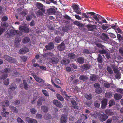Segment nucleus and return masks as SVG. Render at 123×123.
Returning <instances> with one entry per match:
<instances>
[{
  "label": "nucleus",
  "instance_id": "1",
  "mask_svg": "<svg viewBox=\"0 0 123 123\" xmlns=\"http://www.w3.org/2000/svg\"><path fill=\"white\" fill-rule=\"evenodd\" d=\"M70 102L72 105V107L75 109L78 110L79 108L77 106L78 103L76 102L73 98H71L70 99Z\"/></svg>",
  "mask_w": 123,
  "mask_h": 123
},
{
  "label": "nucleus",
  "instance_id": "2",
  "mask_svg": "<svg viewBox=\"0 0 123 123\" xmlns=\"http://www.w3.org/2000/svg\"><path fill=\"white\" fill-rule=\"evenodd\" d=\"M19 29L21 31L26 33H27L29 31V29L27 27L21 25L19 26Z\"/></svg>",
  "mask_w": 123,
  "mask_h": 123
},
{
  "label": "nucleus",
  "instance_id": "3",
  "mask_svg": "<svg viewBox=\"0 0 123 123\" xmlns=\"http://www.w3.org/2000/svg\"><path fill=\"white\" fill-rule=\"evenodd\" d=\"M108 118L107 115L106 114L103 113L99 116L98 118L99 120L102 122L105 121Z\"/></svg>",
  "mask_w": 123,
  "mask_h": 123
},
{
  "label": "nucleus",
  "instance_id": "4",
  "mask_svg": "<svg viewBox=\"0 0 123 123\" xmlns=\"http://www.w3.org/2000/svg\"><path fill=\"white\" fill-rule=\"evenodd\" d=\"M10 87L8 89V91L9 93L12 92L14 90H15L17 87V86L15 83H12L10 86Z\"/></svg>",
  "mask_w": 123,
  "mask_h": 123
},
{
  "label": "nucleus",
  "instance_id": "5",
  "mask_svg": "<svg viewBox=\"0 0 123 123\" xmlns=\"http://www.w3.org/2000/svg\"><path fill=\"white\" fill-rule=\"evenodd\" d=\"M47 12L49 15L55 14L56 11L55 9L53 8H50L47 10Z\"/></svg>",
  "mask_w": 123,
  "mask_h": 123
},
{
  "label": "nucleus",
  "instance_id": "6",
  "mask_svg": "<svg viewBox=\"0 0 123 123\" xmlns=\"http://www.w3.org/2000/svg\"><path fill=\"white\" fill-rule=\"evenodd\" d=\"M86 27L89 31H93L96 27V25L91 24H88Z\"/></svg>",
  "mask_w": 123,
  "mask_h": 123
},
{
  "label": "nucleus",
  "instance_id": "7",
  "mask_svg": "<svg viewBox=\"0 0 123 123\" xmlns=\"http://www.w3.org/2000/svg\"><path fill=\"white\" fill-rule=\"evenodd\" d=\"M107 100L106 98L103 99L101 101V108L102 109H104L106 108L107 104Z\"/></svg>",
  "mask_w": 123,
  "mask_h": 123
},
{
  "label": "nucleus",
  "instance_id": "8",
  "mask_svg": "<svg viewBox=\"0 0 123 123\" xmlns=\"http://www.w3.org/2000/svg\"><path fill=\"white\" fill-rule=\"evenodd\" d=\"M53 103L57 107L61 108L63 107V105L62 103L57 100H54Z\"/></svg>",
  "mask_w": 123,
  "mask_h": 123
},
{
  "label": "nucleus",
  "instance_id": "9",
  "mask_svg": "<svg viewBox=\"0 0 123 123\" xmlns=\"http://www.w3.org/2000/svg\"><path fill=\"white\" fill-rule=\"evenodd\" d=\"M37 8L42 11L44 13L45 12V10L43 7V5L41 3H37Z\"/></svg>",
  "mask_w": 123,
  "mask_h": 123
},
{
  "label": "nucleus",
  "instance_id": "10",
  "mask_svg": "<svg viewBox=\"0 0 123 123\" xmlns=\"http://www.w3.org/2000/svg\"><path fill=\"white\" fill-rule=\"evenodd\" d=\"M29 49L27 48L24 47L20 49L19 51V53L22 54H24L27 52H29Z\"/></svg>",
  "mask_w": 123,
  "mask_h": 123
},
{
  "label": "nucleus",
  "instance_id": "11",
  "mask_svg": "<svg viewBox=\"0 0 123 123\" xmlns=\"http://www.w3.org/2000/svg\"><path fill=\"white\" fill-rule=\"evenodd\" d=\"M67 116L65 115H62L60 119L61 123H66L67 122Z\"/></svg>",
  "mask_w": 123,
  "mask_h": 123
},
{
  "label": "nucleus",
  "instance_id": "12",
  "mask_svg": "<svg viewBox=\"0 0 123 123\" xmlns=\"http://www.w3.org/2000/svg\"><path fill=\"white\" fill-rule=\"evenodd\" d=\"M33 76L37 82L42 84L44 82V81L43 80L38 77L36 75H34Z\"/></svg>",
  "mask_w": 123,
  "mask_h": 123
},
{
  "label": "nucleus",
  "instance_id": "13",
  "mask_svg": "<svg viewBox=\"0 0 123 123\" xmlns=\"http://www.w3.org/2000/svg\"><path fill=\"white\" fill-rule=\"evenodd\" d=\"M54 47V45L52 42H51L45 46V48L48 50H50L53 49Z\"/></svg>",
  "mask_w": 123,
  "mask_h": 123
},
{
  "label": "nucleus",
  "instance_id": "14",
  "mask_svg": "<svg viewBox=\"0 0 123 123\" xmlns=\"http://www.w3.org/2000/svg\"><path fill=\"white\" fill-rule=\"evenodd\" d=\"M59 59L55 57H53L50 59V62L53 65L55 64L58 62Z\"/></svg>",
  "mask_w": 123,
  "mask_h": 123
},
{
  "label": "nucleus",
  "instance_id": "15",
  "mask_svg": "<svg viewBox=\"0 0 123 123\" xmlns=\"http://www.w3.org/2000/svg\"><path fill=\"white\" fill-rule=\"evenodd\" d=\"M65 47L64 43L62 42L58 46L57 48L59 51H62L65 49Z\"/></svg>",
  "mask_w": 123,
  "mask_h": 123
},
{
  "label": "nucleus",
  "instance_id": "16",
  "mask_svg": "<svg viewBox=\"0 0 123 123\" xmlns=\"http://www.w3.org/2000/svg\"><path fill=\"white\" fill-rule=\"evenodd\" d=\"M25 120L29 123H37V122L36 120L31 119L28 117L25 118Z\"/></svg>",
  "mask_w": 123,
  "mask_h": 123
},
{
  "label": "nucleus",
  "instance_id": "17",
  "mask_svg": "<svg viewBox=\"0 0 123 123\" xmlns=\"http://www.w3.org/2000/svg\"><path fill=\"white\" fill-rule=\"evenodd\" d=\"M89 14L92 15H93V18L96 20L98 22H99V18H98V17L96 15H95V13L94 12H87V15L88 16L89 15Z\"/></svg>",
  "mask_w": 123,
  "mask_h": 123
},
{
  "label": "nucleus",
  "instance_id": "18",
  "mask_svg": "<svg viewBox=\"0 0 123 123\" xmlns=\"http://www.w3.org/2000/svg\"><path fill=\"white\" fill-rule=\"evenodd\" d=\"M91 67V65L90 64L86 63L84 64L82 67L85 70H87L90 68Z\"/></svg>",
  "mask_w": 123,
  "mask_h": 123
},
{
  "label": "nucleus",
  "instance_id": "19",
  "mask_svg": "<svg viewBox=\"0 0 123 123\" xmlns=\"http://www.w3.org/2000/svg\"><path fill=\"white\" fill-rule=\"evenodd\" d=\"M79 78L80 80H82L84 82L87 80L89 79V77L88 76H86L84 75H81L80 76Z\"/></svg>",
  "mask_w": 123,
  "mask_h": 123
},
{
  "label": "nucleus",
  "instance_id": "20",
  "mask_svg": "<svg viewBox=\"0 0 123 123\" xmlns=\"http://www.w3.org/2000/svg\"><path fill=\"white\" fill-rule=\"evenodd\" d=\"M114 96V99L117 100L120 99L122 97V96L121 94L117 93H115Z\"/></svg>",
  "mask_w": 123,
  "mask_h": 123
},
{
  "label": "nucleus",
  "instance_id": "21",
  "mask_svg": "<svg viewBox=\"0 0 123 123\" xmlns=\"http://www.w3.org/2000/svg\"><path fill=\"white\" fill-rule=\"evenodd\" d=\"M17 30L11 29L10 31L9 35L13 37L15 35H16Z\"/></svg>",
  "mask_w": 123,
  "mask_h": 123
},
{
  "label": "nucleus",
  "instance_id": "22",
  "mask_svg": "<svg viewBox=\"0 0 123 123\" xmlns=\"http://www.w3.org/2000/svg\"><path fill=\"white\" fill-rule=\"evenodd\" d=\"M69 62L70 61L68 59L65 58L61 61V63L63 65H66L69 63Z\"/></svg>",
  "mask_w": 123,
  "mask_h": 123
},
{
  "label": "nucleus",
  "instance_id": "23",
  "mask_svg": "<svg viewBox=\"0 0 123 123\" xmlns=\"http://www.w3.org/2000/svg\"><path fill=\"white\" fill-rule=\"evenodd\" d=\"M77 60L79 64H83L84 62V59L83 57H80L77 58Z\"/></svg>",
  "mask_w": 123,
  "mask_h": 123
},
{
  "label": "nucleus",
  "instance_id": "24",
  "mask_svg": "<svg viewBox=\"0 0 123 123\" xmlns=\"http://www.w3.org/2000/svg\"><path fill=\"white\" fill-rule=\"evenodd\" d=\"M105 113L108 116H112L113 115V113L109 109H107L105 111Z\"/></svg>",
  "mask_w": 123,
  "mask_h": 123
},
{
  "label": "nucleus",
  "instance_id": "25",
  "mask_svg": "<svg viewBox=\"0 0 123 123\" xmlns=\"http://www.w3.org/2000/svg\"><path fill=\"white\" fill-rule=\"evenodd\" d=\"M45 99L44 98L41 97L39 98L38 101L37 102V105L39 106H40L42 104V102L43 101H44Z\"/></svg>",
  "mask_w": 123,
  "mask_h": 123
},
{
  "label": "nucleus",
  "instance_id": "26",
  "mask_svg": "<svg viewBox=\"0 0 123 123\" xmlns=\"http://www.w3.org/2000/svg\"><path fill=\"white\" fill-rule=\"evenodd\" d=\"M1 26L5 29H7L8 26V24L6 22H2L1 23Z\"/></svg>",
  "mask_w": 123,
  "mask_h": 123
},
{
  "label": "nucleus",
  "instance_id": "27",
  "mask_svg": "<svg viewBox=\"0 0 123 123\" xmlns=\"http://www.w3.org/2000/svg\"><path fill=\"white\" fill-rule=\"evenodd\" d=\"M9 58V60L8 61V62H9L13 63L14 64L16 63L17 60L15 59L14 58L11 57L10 56Z\"/></svg>",
  "mask_w": 123,
  "mask_h": 123
},
{
  "label": "nucleus",
  "instance_id": "28",
  "mask_svg": "<svg viewBox=\"0 0 123 123\" xmlns=\"http://www.w3.org/2000/svg\"><path fill=\"white\" fill-rule=\"evenodd\" d=\"M41 108L43 111L44 112H47L48 110V107L45 105L42 106Z\"/></svg>",
  "mask_w": 123,
  "mask_h": 123
},
{
  "label": "nucleus",
  "instance_id": "29",
  "mask_svg": "<svg viewBox=\"0 0 123 123\" xmlns=\"http://www.w3.org/2000/svg\"><path fill=\"white\" fill-rule=\"evenodd\" d=\"M69 58L71 59H73L74 58L76 57L75 55L73 53H70L68 54Z\"/></svg>",
  "mask_w": 123,
  "mask_h": 123
},
{
  "label": "nucleus",
  "instance_id": "30",
  "mask_svg": "<svg viewBox=\"0 0 123 123\" xmlns=\"http://www.w3.org/2000/svg\"><path fill=\"white\" fill-rule=\"evenodd\" d=\"M30 41V38L27 37H26L23 39L22 41L23 43H28Z\"/></svg>",
  "mask_w": 123,
  "mask_h": 123
},
{
  "label": "nucleus",
  "instance_id": "31",
  "mask_svg": "<svg viewBox=\"0 0 123 123\" xmlns=\"http://www.w3.org/2000/svg\"><path fill=\"white\" fill-rule=\"evenodd\" d=\"M57 98L61 101H64V98L60 94H57L56 95Z\"/></svg>",
  "mask_w": 123,
  "mask_h": 123
},
{
  "label": "nucleus",
  "instance_id": "32",
  "mask_svg": "<svg viewBox=\"0 0 123 123\" xmlns=\"http://www.w3.org/2000/svg\"><path fill=\"white\" fill-rule=\"evenodd\" d=\"M112 95V93L111 92H108L105 93V96L107 98H111Z\"/></svg>",
  "mask_w": 123,
  "mask_h": 123
},
{
  "label": "nucleus",
  "instance_id": "33",
  "mask_svg": "<svg viewBox=\"0 0 123 123\" xmlns=\"http://www.w3.org/2000/svg\"><path fill=\"white\" fill-rule=\"evenodd\" d=\"M90 80L92 81H95L97 79V76L95 74H93L90 76Z\"/></svg>",
  "mask_w": 123,
  "mask_h": 123
},
{
  "label": "nucleus",
  "instance_id": "34",
  "mask_svg": "<svg viewBox=\"0 0 123 123\" xmlns=\"http://www.w3.org/2000/svg\"><path fill=\"white\" fill-rule=\"evenodd\" d=\"M98 61L100 63H102L103 62V58L102 56L100 54H98L97 59Z\"/></svg>",
  "mask_w": 123,
  "mask_h": 123
},
{
  "label": "nucleus",
  "instance_id": "35",
  "mask_svg": "<svg viewBox=\"0 0 123 123\" xmlns=\"http://www.w3.org/2000/svg\"><path fill=\"white\" fill-rule=\"evenodd\" d=\"M108 104L109 106V107H111L113 105H114L115 104V102L114 100L112 99L109 102Z\"/></svg>",
  "mask_w": 123,
  "mask_h": 123
},
{
  "label": "nucleus",
  "instance_id": "36",
  "mask_svg": "<svg viewBox=\"0 0 123 123\" xmlns=\"http://www.w3.org/2000/svg\"><path fill=\"white\" fill-rule=\"evenodd\" d=\"M44 116V118L46 120L50 119L52 117L48 113L45 114Z\"/></svg>",
  "mask_w": 123,
  "mask_h": 123
},
{
  "label": "nucleus",
  "instance_id": "37",
  "mask_svg": "<svg viewBox=\"0 0 123 123\" xmlns=\"http://www.w3.org/2000/svg\"><path fill=\"white\" fill-rule=\"evenodd\" d=\"M72 7L73 9L75 10H78L79 9V7L76 4H74L72 5Z\"/></svg>",
  "mask_w": 123,
  "mask_h": 123
},
{
  "label": "nucleus",
  "instance_id": "38",
  "mask_svg": "<svg viewBox=\"0 0 123 123\" xmlns=\"http://www.w3.org/2000/svg\"><path fill=\"white\" fill-rule=\"evenodd\" d=\"M10 108L11 110L14 113H17L18 112V110L16 107L13 106H11L10 107Z\"/></svg>",
  "mask_w": 123,
  "mask_h": 123
},
{
  "label": "nucleus",
  "instance_id": "39",
  "mask_svg": "<svg viewBox=\"0 0 123 123\" xmlns=\"http://www.w3.org/2000/svg\"><path fill=\"white\" fill-rule=\"evenodd\" d=\"M11 71V69L9 68H4L2 71L3 72L9 73Z\"/></svg>",
  "mask_w": 123,
  "mask_h": 123
},
{
  "label": "nucleus",
  "instance_id": "40",
  "mask_svg": "<svg viewBox=\"0 0 123 123\" xmlns=\"http://www.w3.org/2000/svg\"><path fill=\"white\" fill-rule=\"evenodd\" d=\"M85 97L88 100H90L92 98V95L90 94H86L85 95Z\"/></svg>",
  "mask_w": 123,
  "mask_h": 123
},
{
  "label": "nucleus",
  "instance_id": "41",
  "mask_svg": "<svg viewBox=\"0 0 123 123\" xmlns=\"http://www.w3.org/2000/svg\"><path fill=\"white\" fill-rule=\"evenodd\" d=\"M8 74H3L0 77V79H2L3 80L5 79L7 77Z\"/></svg>",
  "mask_w": 123,
  "mask_h": 123
},
{
  "label": "nucleus",
  "instance_id": "42",
  "mask_svg": "<svg viewBox=\"0 0 123 123\" xmlns=\"http://www.w3.org/2000/svg\"><path fill=\"white\" fill-rule=\"evenodd\" d=\"M23 83L24 88L25 90H27L28 88V84L27 83L26 81L25 80H23Z\"/></svg>",
  "mask_w": 123,
  "mask_h": 123
},
{
  "label": "nucleus",
  "instance_id": "43",
  "mask_svg": "<svg viewBox=\"0 0 123 123\" xmlns=\"http://www.w3.org/2000/svg\"><path fill=\"white\" fill-rule=\"evenodd\" d=\"M84 104L87 106H89L90 105L92 104L91 101H89L88 100H87L84 102Z\"/></svg>",
  "mask_w": 123,
  "mask_h": 123
},
{
  "label": "nucleus",
  "instance_id": "44",
  "mask_svg": "<svg viewBox=\"0 0 123 123\" xmlns=\"http://www.w3.org/2000/svg\"><path fill=\"white\" fill-rule=\"evenodd\" d=\"M91 51L87 49H84L83 51V53L85 54H91Z\"/></svg>",
  "mask_w": 123,
  "mask_h": 123
},
{
  "label": "nucleus",
  "instance_id": "45",
  "mask_svg": "<svg viewBox=\"0 0 123 123\" xmlns=\"http://www.w3.org/2000/svg\"><path fill=\"white\" fill-rule=\"evenodd\" d=\"M107 70L109 74H112L113 72L112 68L108 66L107 67Z\"/></svg>",
  "mask_w": 123,
  "mask_h": 123
},
{
  "label": "nucleus",
  "instance_id": "46",
  "mask_svg": "<svg viewBox=\"0 0 123 123\" xmlns=\"http://www.w3.org/2000/svg\"><path fill=\"white\" fill-rule=\"evenodd\" d=\"M103 91L102 89L100 88L99 89H96L95 90V92L97 94H100Z\"/></svg>",
  "mask_w": 123,
  "mask_h": 123
},
{
  "label": "nucleus",
  "instance_id": "47",
  "mask_svg": "<svg viewBox=\"0 0 123 123\" xmlns=\"http://www.w3.org/2000/svg\"><path fill=\"white\" fill-rule=\"evenodd\" d=\"M46 3L48 4H50L51 2H52L54 4H56L57 3L56 1L54 0H46Z\"/></svg>",
  "mask_w": 123,
  "mask_h": 123
},
{
  "label": "nucleus",
  "instance_id": "48",
  "mask_svg": "<svg viewBox=\"0 0 123 123\" xmlns=\"http://www.w3.org/2000/svg\"><path fill=\"white\" fill-rule=\"evenodd\" d=\"M95 106L97 108H99L100 106V104L99 102L97 101H95L94 103Z\"/></svg>",
  "mask_w": 123,
  "mask_h": 123
},
{
  "label": "nucleus",
  "instance_id": "49",
  "mask_svg": "<svg viewBox=\"0 0 123 123\" xmlns=\"http://www.w3.org/2000/svg\"><path fill=\"white\" fill-rule=\"evenodd\" d=\"M116 91L117 92L120 93L121 94H123V89L120 88H117Z\"/></svg>",
  "mask_w": 123,
  "mask_h": 123
},
{
  "label": "nucleus",
  "instance_id": "50",
  "mask_svg": "<svg viewBox=\"0 0 123 123\" xmlns=\"http://www.w3.org/2000/svg\"><path fill=\"white\" fill-rule=\"evenodd\" d=\"M43 14L42 12L40 10H38L37 12L36 15L37 17H39V16H42Z\"/></svg>",
  "mask_w": 123,
  "mask_h": 123
},
{
  "label": "nucleus",
  "instance_id": "51",
  "mask_svg": "<svg viewBox=\"0 0 123 123\" xmlns=\"http://www.w3.org/2000/svg\"><path fill=\"white\" fill-rule=\"evenodd\" d=\"M61 37H56L55 39V41L57 43H59L61 41Z\"/></svg>",
  "mask_w": 123,
  "mask_h": 123
},
{
  "label": "nucleus",
  "instance_id": "52",
  "mask_svg": "<svg viewBox=\"0 0 123 123\" xmlns=\"http://www.w3.org/2000/svg\"><path fill=\"white\" fill-rule=\"evenodd\" d=\"M104 86L107 88H109L111 86V84L107 82L104 83Z\"/></svg>",
  "mask_w": 123,
  "mask_h": 123
},
{
  "label": "nucleus",
  "instance_id": "53",
  "mask_svg": "<svg viewBox=\"0 0 123 123\" xmlns=\"http://www.w3.org/2000/svg\"><path fill=\"white\" fill-rule=\"evenodd\" d=\"M115 31L117 33H118L121 34H122L123 33V32L119 28H117L116 30Z\"/></svg>",
  "mask_w": 123,
  "mask_h": 123
},
{
  "label": "nucleus",
  "instance_id": "54",
  "mask_svg": "<svg viewBox=\"0 0 123 123\" xmlns=\"http://www.w3.org/2000/svg\"><path fill=\"white\" fill-rule=\"evenodd\" d=\"M31 112L33 114H35L36 113L37 111L34 108H32L30 110Z\"/></svg>",
  "mask_w": 123,
  "mask_h": 123
},
{
  "label": "nucleus",
  "instance_id": "55",
  "mask_svg": "<svg viewBox=\"0 0 123 123\" xmlns=\"http://www.w3.org/2000/svg\"><path fill=\"white\" fill-rule=\"evenodd\" d=\"M109 26L106 25H103L101 26V28L104 30H106V29L108 28Z\"/></svg>",
  "mask_w": 123,
  "mask_h": 123
},
{
  "label": "nucleus",
  "instance_id": "56",
  "mask_svg": "<svg viewBox=\"0 0 123 123\" xmlns=\"http://www.w3.org/2000/svg\"><path fill=\"white\" fill-rule=\"evenodd\" d=\"M100 85L98 83L94 84V87L96 89H98L100 88Z\"/></svg>",
  "mask_w": 123,
  "mask_h": 123
},
{
  "label": "nucleus",
  "instance_id": "57",
  "mask_svg": "<svg viewBox=\"0 0 123 123\" xmlns=\"http://www.w3.org/2000/svg\"><path fill=\"white\" fill-rule=\"evenodd\" d=\"M20 57L24 62H26L27 59L26 57L24 56H22Z\"/></svg>",
  "mask_w": 123,
  "mask_h": 123
},
{
  "label": "nucleus",
  "instance_id": "58",
  "mask_svg": "<svg viewBox=\"0 0 123 123\" xmlns=\"http://www.w3.org/2000/svg\"><path fill=\"white\" fill-rule=\"evenodd\" d=\"M42 92L46 96H49L48 92L45 90H42Z\"/></svg>",
  "mask_w": 123,
  "mask_h": 123
},
{
  "label": "nucleus",
  "instance_id": "59",
  "mask_svg": "<svg viewBox=\"0 0 123 123\" xmlns=\"http://www.w3.org/2000/svg\"><path fill=\"white\" fill-rule=\"evenodd\" d=\"M63 17L64 18L68 20H71V17L67 14H65L64 15Z\"/></svg>",
  "mask_w": 123,
  "mask_h": 123
},
{
  "label": "nucleus",
  "instance_id": "60",
  "mask_svg": "<svg viewBox=\"0 0 123 123\" xmlns=\"http://www.w3.org/2000/svg\"><path fill=\"white\" fill-rule=\"evenodd\" d=\"M10 57V56H9L7 55H5L4 56V58L5 60L8 62V61L9 60Z\"/></svg>",
  "mask_w": 123,
  "mask_h": 123
},
{
  "label": "nucleus",
  "instance_id": "61",
  "mask_svg": "<svg viewBox=\"0 0 123 123\" xmlns=\"http://www.w3.org/2000/svg\"><path fill=\"white\" fill-rule=\"evenodd\" d=\"M17 122L19 123H24V121L20 117H18L17 119Z\"/></svg>",
  "mask_w": 123,
  "mask_h": 123
},
{
  "label": "nucleus",
  "instance_id": "62",
  "mask_svg": "<svg viewBox=\"0 0 123 123\" xmlns=\"http://www.w3.org/2000/svg\"><path fill=\"white\" fill-rule=\"evenodd\" d=\"M32 18V17L30 15H27L26 17V19L27 21H30Z\"/></svg>",
  "mask_w": 123,
  "mask_h": 123
},
{
  "label": "nucleus",
  "instance_id": "63",
  "mask_svg": "<svg viewBox=\"0 0 123 123\" xmlns=\"http://www.w3.org/2000/svg\"><path fill=\"white\" fill-rule=\"evenodd\" d=\"M4 84L6 85H7L9 83V80L8 79H6L4 81Z\"/></svg>",
  "mask_w": 123,
  "mask_h": 123
},
{
  "label": "nucleus",
  "instance_id": "64",
  "mask_svg": "<svg viewBox=\"0 0 123 123\" xmlns=\"http://www.w3.org/2000/svg\"><path fill=\"white\" fill-rule=\"evenodd\" d=\"M96 45L97 47L99 48H104L105 47V46L104 45H102L100 43H96Z\"/></svg>",
  "mask_w": 123,
  "mask_h": 123
}]
</instances>
